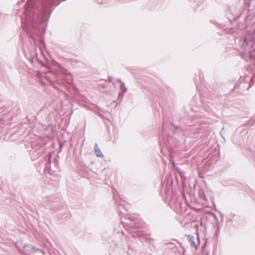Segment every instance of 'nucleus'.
<instances>
[{
  "instance_id": "obj_1",
  "label": "nucleus",
  "mask_w": 255,
  "mask_h": 255,
  "mask_svg": "<svg viewBox=\"0 0 255 255\" xmlns=\"http://www.w3.org/2000/svg\"><path fill=\"white\" fill-rule=\"evenodd\" d=\"M21 252L24 255H30L37 253L38 255H45L44 253L41 250L35 249V248L29 245L24 246Z\"/></svg>"
},
{
  "instance_id": "obj_2",
  "label": "nucleus",
  "mask_w": 255,
  "mask_h": 255,
  "mask_svg": "<svg viewBox=\"0 0 255 255\" xmlns=\"http://www.w3.org/2000/svg\"><path fill=\"white\" fill-rule=\"evenodd\" d=\"M34 1L35 0H27L26 7L25 10L24 14L21 17L22 23H23L24 20H25V23L27 24V23H28L29 21H30L29 10L30 8L33 6Z\"/></svg>"
},
{
  "instance_id": "obj_3",
  "label": "nucleus",
  "mask_w": 255,
  "mask_h": 255,
  "mask_svg": "<svg viewBox=\"0 0 255 255\" xmlns=\"http://www.w3.org/2000/svg\"><path fill=\"white\" fill-rule=\"evenodd\" d=\"M121 89L122 90V92L120 93L119 95V98H122L123 96V94L125 92H126L127 90V88L125 87V85L123 82H121Z\"/></svg>"
},
{
  "instance_id": "obj_4",
  "label": "nucleus",
  "mask_w": 255,
  "mask_h": 255,
  "mask_svg": "<svg viewBox=\"0 0 255 255\" xmlns=\"http://www.w3.org/2000/svg\"><path fill=\"white\" fill-rule=\"evenodd\" d=\"M95 151L96 154V155L98 157H103V155L100 149L99 148H98V145L97 144H96L95 145Z\"/></svg>"
},
{
  "instance_id": "obj_5",
  "label": "nucleus",
  "mask_w": 255,
  "mask_h": 255,
  "mask_svg": "<svg viewBox=\"0 0 255 255\" xmlns=\"http://www.w3.org/2000/svg\"><path fill=\"white\" fill-rule=\"evenodd\" d=\"M190 240H191V242H190L191 246L192 247L195 246L194 242L192 240V239L190 238Z\"/></svg>"
},
{
  "instance_id": "obj_6",
  "label": "nucleus",
  "mask_w": 255,
  "mask_h": 255,
  "mask_svg": "<svg viewBox=\"0 0 255 255\" xmlns=\"http://www.w3.org/2000/svg\"><path fill=\"white\" fill-rule=\"evenodd\" d=\"M23 0H21V1L22 2V1H23Z\"/></svg>"
}]
</instances>
